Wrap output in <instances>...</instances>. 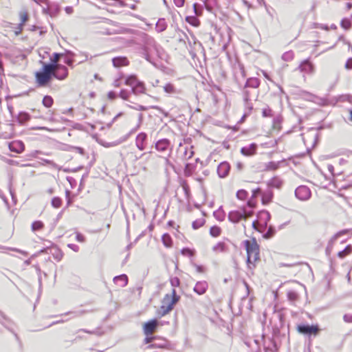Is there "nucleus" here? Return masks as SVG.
Masks as SVG:
<instances>
[{
  "mask_svg": "<svg viewBox=\"0 0 352 352\" xmlns=\"http://www.w3.org/2000/svg\"><path fill=\"white\" fill-rule=\"evenodd\" d=\"M55 63H43L42 69L35 74L36 82L40 87L46 86L54 76Z\"/></svg>",
  "mask_w": 352,
  "mask_h": 352,
  "instance_id": "obj_1",
  "label": "nucleus"
},
{
  "mask_svg": "<svg viewBox=\"0 0 352 352\" xmlns=\"http://www.w3.org/2000/svg\"><path fill=\"white\" fill-rule=\"evenodd\" d=\"M244 244L248 256L247 263L249 267L251 268V265L254 266V263L259 260V245L255 239L252 240H245Z\"/></svg>",
  "mask_w": 352,
  "mask_h": 352,
  "instance_id": "obj_2",
  "label": "nucleus"
},
{
  "mask_svg": "<svg viewBox=\"0 0 352 352\" xmlns=\"http://www.w3.org/2000/svg\"><path fill=\"white\" fill-rule=\"evenodd\" d=\"M298 331L304 335L309 336H317L320 331V328L318 324H299L297 327Z\"/></svg>",
  "mask_w": 352,
  "mask_h": 352,
  "instance_id": "obj_3",
  "label": "nucleus"
},
{
  "mask_svg": "<svg viewBox=\"0 0 352 352\" xmlns=\"http://www.w3.org/2000/svg\"><path fill=\"white\" fill-rule=\"evenodd\" d=\"M296 197L302 201L308 200L311 197V191L306 186H300L295 190Z\"/></svg>",
  "mask_w": 352,
  "mask_h": 352,
  "instance_id": "obj_4",
  "label": "nucleus"
},
{
  "mask_svg": "<svg viewBox=\"0 0 352 352\" xmlns=\"http://www.w3.org/2000/svg\"><path fill=\"white\" fill-rule=\"evenodd\" d=\"M155 147L156 150L160 152H166L168 149L170 150V152L172 151V148H170V142L166 138L159 140L155 143ZM170 153H169L168 156H170Z\"/></svg>",
  "mask_w": 352,
  "mask_h": 352,
  "instance_id": "obj_5",
  "label": "nucleus"
},
{
  "mask_svg": "<svg viewBox=\"0 0 352 352\" xmlns=\"http://www.w3.org/2000/svg\"><path fill=\"white\" fill-rule=\"evenodd\" d=\"M158 325V321L157 319H153L146 322L144 325V333L146 336L152 334Z\"/></svg>",
  "mask_w": 352,
  "mask_h": 352,
  "instance_id": "obj_6",
  "label": "nucleus"
},
{
  "mask_svg": "<svg viewBox=\"0 0 352 352\" xmlns=\"http://www.w3.org/2000/svg\"><path fill=\"white\" fill-rule=\"evenodd\" d=\"M298 69L300 72L311 74L314 72V65L308 60H303L298 66Z\"/></svg>",
  "mask_w": 352,
  "mask_h": 352,
  "instance_id": "obj_7",
  "label": "nucleus"
},
{
  "mask_svg": "<svg viewBox=\"0 0 352 352\" xmlns=\"http://www.w3.org/2000/svg\"><path fill=\"white\" fill-rule=\"evenodd\" d=\"M230 170V166L227 162H222L217 167V174L219 177L225 178L228 176Z\"/></svg>",
  "mask_w": 352,
  "mask_h": 352,
  "instance_id": "obj_8",
  "label": "nucleus"
},
{
  "mask_svg": "<svg viewBox=\"0 0 352 352\" xmlns=\"http://www.w3.org/2000/svg\"><path fill=\"white\" fill-rule=\"evenodd\" d=\"M245 213H242L239 210H232L228 213V220L233 223H237L243 218H245Z\"/></svg>",
  "mask_w": 352,
  "mask_h": 352,
  "instance_id": "obj_9",
  "label": "nucleus"
},
{
  "mask_svg": "<svg viewBox=\"0 0 352 352\" xmlns=\"http://www.w3.org/2000/svg\"><path fill=\"white\" fill-rule=\"evenodd\" d=\"M68 75V69L64 65H59L54 70V77L58 80H64Z\"/></svg>",
  "mask_w": 352,
  "mask_h": 352,
  "instance_id": "obj_10",
  "label": "nucleus"
},
{
  "mask_svg": "<svg viewBox=\"0 0 352 352\" xmlns=\"http://www.w3.org/2000/svg\"><path fill=\"white\" fill-rule=\"evenodd\" d=\"M208 288V284L206 280L198 281L195 284L193 291L198 295L204 294Z\"/></svg>",
  "mask_w": 352,
  "mask_h": 352,
  "instance_id": "obj_11",
  "label": "nucleus"
},
{
  "mask_svg": "<svg viewBox=\"0 0 352 352\" xmlns=\"http://www.w3.org/2000/svg\"><path fill=\"white\" fill-rule=\"evenodd\" d=\"M147 138L146 133L142 132L140 133L135 138V145L140 151H143L146 148L145 142Z\"/></svg>",
  "mask_w": 352,
  "mask_h": 352,
  "instance_id": "obj_12",
  "label": "nucleus"
},
{
  "mask_svg": "<svg viewBox=\"0 0 352 352\" xmlns=\"http://www.w3.org/2000/svg\"><path fill=\"white\" fill-rule=\"evenodd\" d=\"M255 91H249L248 89H245L243 90V100L245 103V106L250 109H252V105L249 103V102L252 100V96H255Z\"/></svg>",
  "mask_w": 352,
  "mask_h": 352,
  "instance_id": "obj_13",
  "label": "nucleus"
},
{
  "mask_svg": "<svg viewBox=\"0 0 352 352\" xmlns=\"http://www.w3.org/2000/svg\"><path fill=\"white\" fill-rule=\"evenodd\" d=\"M9 148L11 151L21 153L24 151L25 145L21 141L14 142L9 144Z\"/></svg>",
  "mask_w": 352,
  "mask_h": 352,
  "instance_id": "obj_14",
  "label": "nucleus"
},
{
  "mask_svg": "<svg viewBox=\"0 0 352 352\" xmlns=\"http://www.w3.org/2000/svg\"><path fill=\"white\" fill-rule=\"evenodd\" d=\"M257 146L252 143L247 146H243L241 149V153L245 156H250L256 153Z\"/></svg>",
  "mask_w": 352,
  "mask_h": 352,
  "instance_id": "obj_15",
  "label": "nucleus"
},
{
  "mask_svg": "<svg viewBox=\"0 0 352 352\" xmlns=\"http://www.w3.org/2000/svg\"><path fill=\"white\" fill-rule=\"evenodd\" d=\"M113 282L118 286L123 287L128 283V277L126 274H121L113 278Z\"/></svg>",
  "mask_w": 352,
  "mask_h": 352,
  "instance_id": "obj_16",
  "label": "nucleus"
},
{
  "mask_svg": "<svg viewBox=\"0 0 352 352\" xmlns=\"http://www.w3.org/2000/svg\"><path fill=\"white\" fill-rule=\"evenodd\" d=\"M113 65L116 67H120L121 66H125L129 65V60L126 57L118 56L115 57L112 59Z\"/></svg>",
  "mask_w": 352,
  "mask_h": 352,
  "instance_id": "obj_17",
  "label": "nucleus"
},
{
  "mask_svg": "<svg viewBox=\"0 0 352 352\" xmlns=\"http://www.w3.org/2000/svg\"><path fill=\"white\" fill-rule=\"evenodd\" d=\"M283 183V180L279 177L275 176L267 182V186L270 188H280Z\"/></svg>",
  "mask_w": 352,
  "mask_h": 352,
  "instance_id": "obj_18",
  "label": "nucleus"
},
{
  "mask_svg": "<svg viewBox=\"0 0 352 352\" xmlns=\"http://www.w3.org/2000/svg\"><path fill=\"white\" fill-rule=\"evenodd\" d=\"M145 91L146 87L144 83L142 81L137 82V84L131 89V92L135 95L144 94Z\"/></svg>",
  "mask_w": 352,
  "mask_h": 352,
  "instance_id": "obj_19",
  "label": "nucleus"
},
{
  "mask_svg": "<svg viewBox=\"0 0 352 352\" xmlns=\"http://www.w3.org/2000/svg\"><path fill=\"white\" fill-rule=\"evenodd\" d=\"M260 85V80L257 78H250L246 80L245 85V89H248L249 87L256 89Z\"/></svg>",
  "mask_w": 352,
  "mask_h": 352,
  "instance_id": "obj_20",
  "label": "nucleus"
},
{
  "mask_svg": "<svg viewBox=\"0 0 352 352\" xmlns=\"http://www.w3.org/2000/svg\"><path fill=\"white\" fill-rule=\"evenodd\" d=\"M168 343L166 340L162 339L160 340L159 342H153L151 343L150 345L148 346V349H164L166 348Z\"/></svg>",
  "mask_w": 352,
  "mask_h": 352,
  "instance_id": "obj_21",
  "label": "nucleus"
},
{
  "mask_svg": "<svg viewBox=\"0 0 352 352\" xmlns=\"http://www.w3.org/2000/svg\"><path fill=\"white\" fill-rule=\"evenodd\" d=\"M167 28V24L164 19L161 18L160 19L156 25H155V30L157 32H164Z\"/></svg>",
  "mask_w": 352,
  "mask_h": 352,
  "instance_id": "obj_22",
  "label": "nucleus"
},
{
  "mask_svg": "<svg viewBox=\"0 0 352 352\" xmlns=\"http://www.w3.org/2000/svg\"><path fill=\"white\" fill-rule=\"evenodd\" d=\"M273 198V192L271 190H267L262 194V203L264 205L270 203Z\"/></svg>",
  "mask_w": 352,
  "mask_h": 352,
  "instance_id": "obj_23",
  "label": "nucleus"
},
{
  "mask_svg": "<svg viewBox=\"0 0 352 352\" xmlns=\"http://www.w3.org/2000/svg\"><path fill=\"white\" fill-rule=\"evenodd\" d=\"M213 215L219 221H223L226 218V212L223 210L222 206H220L218 210H215L213 212Z\"/></svg>",
  "mask_w": 352,
  "mask_h": 352,
  "instance_id": "obj_24",
  "label": "nucleus"
},
{
  "mask_svg": "<svg viewBox=\"0 0 352 352\" xmlns=\"http://www.w3.org/2000/svg\"><path fill=\"white\" fill-rule=\"evenodd\" d=\"M140 82L135 75H131L126 77L125 80V85L131 87L132 88L135 86L137 82Z\"/></svg>",
  "mask_w": 352,
  "mask_h": 352,
  "instance_id": "obj_25",
  "label": "nucleus"
},
{
  "mask_svg": "<svg viewBox=\"0 0 352 352\" xmlns=\"http://www.w3.org/2000/svg\"><path fill=\"white\" fill-rule=\"evenodd\" d=\"M166 298L163 300V305L160 307V311L162 316H164L167 314L168 312H170L173 309V307L172 306V304H170L169 302L166 305L165 304Z\"/></svg>",
  "mask_w": 352,
  "mask_h": 352,
  "instance_id": "obj_26",
  "label": "nucleus"
},
{
  "mask_svg": "<svg viewBox=\"0 0 352 352\" xmlns=\"http://www.w3.org/2000/svg\"><path fill=\"white\" fill-rule=\"evenodd\" d=\"M30 119V116L25 112H20L17 116V120L20 124H24Z\"/></svg>",
  "mask_w": 352,
  "mask_h": 352,
  "instance_id": "obj_27",
  "label": "nucleus"
},
{
  "mask_svg": "<svg viewBox=\"0 0 352 352\" xmlns=\"http://www.w3.org/2000/svg\"><path fill=\"white\" fill-rule=\"evenodd\" d=\"M212 250L215 252H224L226 251V245L224 242L217 243L213 248Z\"/></svg>",
  "mask_w": 352,
  "mask_h": 352,
  "instance_id": "obj_28",
  "label": "nucleus"
},
{
  "mask_svg": "<svg viewBox=\"0 0 352 352\" xmlns=\"http://www.w3.org/2000/svg\"><path fill=\"white\" fill-rule=\"evenodd\" d=\"M352 252V246L351 245H347L343 250L340 251L338 253V257L343 258L346 255L351 254Z\"/></svg>",
  "mask_w": 352,
  "mask_h": 352,
  "instance_id": "obj_29",
  "label": "nucleus"
},
{
  "mask_svg": "<svg viewBox=\"0 0 352 352\" xmlns=\"http://www.w3.org/2000/svg\"><path fill=\"white\" fill-rule=\"evenodd\" d=\"M0 322L6 328L10 329L9 324L10 323V320L3 314L1 311H0Z\"/></svg>",
  "mask_w": 352,
  "mask_h": 352,
  "instance_id": "obj_30",
  "label": "nucleus"
},
{
  "mask_svg": "<svg viewBox=\"0 0 352 352\" xmlns=\"http://www.w3.org/2000/svg\"><path fill=\"white\" fill-rule=\"evenodd\" d=\"M42 103L44 107L50 108L54 103V100L50 96H45L43 98Z\"/></svg>",
  "mask_w": 352,
  "mask_h": 352,
  "instance_id": "obj_31",
  "label": "nucleus"
},
{
  "mask_svg": "<svg viewBox=\"0 0 352 352\" xmlns=\"http://www.w3.org/2000/svg\"><path fill=\"white\" fill-rule=\"evenodd\" d=\"M162 242L166 247H170L172 245V239L168 234H164L162 237Z\"/></svg>",
  "mask_w": 352,
  "mask_h": 352,
  "instance_id": "obj_32",
  "label": "nucleus"
},
{
  "mask_svg": "<svg viewBox=\"0 0 352 352\" xmlns=\"http://www.w3.org/2000/svg\"><path fill=\"white\" fill-rule=\"evenodd\" d=\"M52 206L55 208H58L62 205V200L58 197H54L52 198L51 201Z\"/></svg>",
  "mask_w": 352,
  "mask_h": 352,
  "instance_id": "obj_33",
  "label": "nucleus"
},
{
  "mask_svg": "<svg viewBox=\"0 0 352 352\" xmlns=\"http://www.w3.org/2000/svg\"><path fill=\"white\" fill-rule=\"evenodd\" d=\"M248 195V192L243 189L239 190L236 192V197L240 200H245L247 198Z\"/></svg>",
  "mask_w": 352,
  "mask_h": 352,
  "instance_id": "obj_34",
  "label": "nucleus"
},
{
  "mask_svg": "<svg viewBox=\"0 0 352 352\" xmlns=\"http://www.w3.org/2000/svg\"><path fill=\"white\" fill-rule=\"evenodd\" d=\"M210 234L214 237H217L221 234V228L218 226H212L210 229Z\"/></svg>",
  "mask_w": 352,
  "mask_h": 352,
  "instance_id": "obj_35",
  "label": "nucleus"
},
{
  "mask_svg": "<svg viewBox=\"0 0 352 352\" xmlns=\"http://www.w3.org/2000/svg\"><path fill=\"white\" fill-rule=\"evenodd\" d=\"M44 225L41 221H35L32 223V231H37L43 228Z\"/></svg>",
  "mask_w": 352,
  "mask_h": 352,
  "instance_id": "obj_36",
  "label": "nucleus"
},
{
  "mask_svg": "<svg viewBox=\"0 0 352 352\" xmlns=\"http://www.w3.org/2000/svg\"><path fill=\"white\" fill-rule=\"evenodd\" d=\"M192 148H193L192 146H190V148L186 147L185 148V151L184 153V156L186 160H189L193 156L194 151L192 150Z\"/></svg>",
  "mask_w": 352,
  "mask_h": 352,
  "instance_id": "obj_37",
  "label": "nucleus"
},
{
  "mask_svg": "<svg viewBox=\"0 0 352 352\" xmlns=\"http://www.w3.org/2000/svg\"><path fill=\"white\" fill-rule=\"evenodd\" d=\"M293 58L294 52L292 51L286 52L282 55V59L285 61H291Z\"/></svg>",
  "mask_w": 352,
  "mask_h": 352,
  "instance_id": "obj_38",
  "label": "nucleus"
},
{
  "mask_svg": "<svg viewBox=\"0 0 352 352\" xmlns=\"http://www.w3.org/2000/svg\"><path fill=\"white\" fill-rule=\"evenodd\" d=\"M278 168V162H270L265 166V170H274Z\"/></svg>",
  "mask_w": 352,
  "mask_h": 352,
  "instance_id": "obj_39",
  "label": "nucleus"
},
{
  "mask_svg": "<svg viewBox=\"0 0 352 352\" xmlns=\"http://www.w3.org/2000/svg\"><path fill=\"white\" fill-rule=\"evenodd\" d=\"M0 249L1 250H11V251H14V252H16L21 253V254H23L25 256L28 255V252H27L21 250H19L18 248H8V247H5V246H3V245H0Z\"/></svg>",
  "mask_w": 352,
  "mask_h": 352,
  "instance_id": "obj_40",
  "label": "nucleus"
},
{
  "mask_svg": "<svg viewBox=\"0 0 352 352\" xmlns=\"http://www.w3.org/2000/svg\"><path fill=\"white\" fill-rule=\"evenodd\" d=\"M275 232H276V230H275L274 228L272 226H270L267 229V231L265 233L263 236L265 239H270L274 235Z\"/></svg>",
  "mask_w": 352,
  "mask_h": 352,
  "instance_id": "obj_41",
  "label": "nucleus"
},
{
  "mask_svg": "<svg viewBox=\"0 0 352 352\" xmlns=\"http://www.w3.org/2000/svg\"><path fill=\"white\" fill-rule=\"evenodd\" d=\"M341 26L345 30H349L351 27V22L349 19H343L341 21Z\"/></svg>",
  "mask_w": 352,
  "mask_h": 352,
  "instance_id": "obj_42",
  "label": "nucleus"
},
{
  "mask_svg": "<svg viewBox=\"0 0 352 352\" xmlns=\"http://www.w3.org/2000/svg\"><path fill=\"white\" fill-rule=\"evenodd\" d=\"M287 298L289 300L294 302L298 298V294L294 291H289L287 292Z\"/></svg>",
  "mask_w": 352,
  "mask_h": 352,
  "instance_id": "obj_43",
  "label": "nucleus"
},
{
  "mask_svg": "<svg viewBox=\"0 0 352 352\" xmlns=\"http://www.w3.org/2000/svg\"><path fill=\"white\" fill-rule=\"evenodd\" d=\"M19 15H20V18H21V23L19 24H22V26H23V24L28 19V14L26 12H21Z\"/></svg>",
  "mask_w": 352,
  "mask_h": 352,
  "instance_id": "obj_44",
  "label": "nucleus"
},
{
  "mask_svg": "<svg viewBox=\"0 0 352 352\" xmlns=\"http://www.w3.org/2000/svg\"><path fill=\"white\" fill-rule=\"evenodd\" d=\"M164 90L168 94H172L175 92V87L172 84L168 83L164 87Z\"/></svg>",
  "mask_w": 352,
  "mask_h": 352,
  "instance_id": "obj_45",
  "label": "nucleus"
},
{
  "mask_svg": "<svg viewBox=\"0 0 352 352\" xmlns=\"http://www.w3.org/2000/svg\"><path fill=\"white\" fill-rule=\"evenodd\" d=\"M261 217H263L265 219V226H267V222L270 219V214L267 211H263L260 214Z\"/></svg>",
  "mask_w": 352,
  "mask_h": 352,
  "instance_id": "obj_46",
  "label": "nucleus"
},
{
  "mask_svg": "<svg viewBox=\"0 0 352 352\" xmlns=\"http://www.w3.org/2000/svg\"><path fill=\"white\" fill-rule=\"evenodd\" d=\"M179 299V297L176 295V291L175 289H173L172 290V299L171 301L169 302L170 304H172V306L173 307L174 304H175Z\"/></svg>",
  "mask_w": 352,
  "mask_h": 352,
  "instance_id": "obj_47",
  "label": "nucleus"
},
{
  "mask_svg": "<svg viewBox=\"0 0 352 352\" xmlns=\"http://www.w3.org/2000/svg\"><path fill=\"white\" fill-rule=\"evenodd\" d=\"M61 56L60 54H58V53H54V58H51V63H55V65H54V69H56V67H58V66L60 65V64H58L57 62L60 58V56Z\"/></svg>",
  "mask_w": 352,
  "mask_h": 352,
  "instance_id": "obj_48",
  "label": "nucleus"
},
{
  "mask_svg": "<svg viewBox=\"0 0 352 352\" xmlns=\"http://www.w3.org/2000/svg\"><path fill=\"white\" fill-rule=\"evenodd\" d=\"M130 93L126 90L122 89L119 94V96L124 100H128Z\"/></svg>",
  "mask_w": 352,
  "mask_h": 352,
  "instance_id": "obj_49",
  "label": "nucleus"
},
{
  "mask_svg": "<svg viewBox=\"0 0 352 352\" xmlns=\"http://www.w3.org/2000/svg\"><path fill=\"white\" fill-rule=\"evenodd\" d=\"M204 221L202 219L196 220L192 222V226L194 229H198L204 225Z\"/></svg>",
  "mask_w": 352,
  "mask_h": 352,
  "instance_id": "obj_50",
  "label": "nucleus"
},
{
  "mask_svg": "<svg viewBox=\"0 0 352 352\" xmlns=\"http://www.w3.org/2000/svg\"><path fill=\"white\" fill-rule=\"evenodd\" d=\"M85 314V311H69L65 315L71 314L72 315V318L79 317Z\"/></svg>",
  "mask_w": 352,
  "mask_h": 352,
  "instance_id": "obj_51",
  "label": "nucleus"
},
{
  "mask_svg": "<svg viewBox=\"0 0 352 352\" xmlns=\"http://www.w3.org/2000/svg\"><path fill=\"white\" fill-rule=\"evenodd\" d=\"M181 253L183 254V255H188L189 256H193V252L188 248H183L182 250H181Z\"/></svg>",
  "mask_w": 352,
  "mask_h": 352,
  "instance_id": "obj_52",
  "label": "nucleus"
},
{
  "mask_svg": "<svg viewBox=\"0 0 352 352\" xmlns=\"http://www.w3.org/2000/svg\"><path fill=\"white\" fill-rule=\"evenodd\" d=\"M340 232H338L337 234H334L329 241L328 245L333 248L335 241L338 239V237L340 236Z\"/></svg>",
  "mask_w": 352,
  "mask_h": 352,
  "instance_id": "obj_53",
  "label": "nucleus"
},
{
  "mask_svg": "<svg viewBox=\"0 0 352 352\" xmlns=\"http://www.w3.org/2000/svg\"><path fill=\"white\" fill-rule=\"evenodd\" d=\"M170 284L173 287H178L180 284V280L177 277H174L170 279Z\"/></svg>",
  "mask_w": 352,
  "mask_h": 352,
  "instance_id": "obj_54",
  "label": "nucleus"
},
{
  "mask_svg": "<svg viewBox=\"0 0 352 352\" xmlns=\"http://www.w3.org/2000/svg\"><path fill=\"white\" fill-rule=\"evenodd\" d=\"M129 107L130 108L133 109L137 110V111H146V110L148 109V108L146 107L143 106V105H140V104H137L135 107H132V106L129 105Z\"/></svg>",
  "mask_w": 352,
  "mask_h": 352,
  "instance_id": "obj_55",
  "label": "nucleus"
},
{
  "mask_svg": "<svg viewBox=\"0 0 352 352\" xmlns=\"http://www.w3.org/2000/svg\"><path fill=\"white\" fill-rule=\"evenodd\" d=\"M262 114L263 117H270L272 116V110L269 108L263 109Z\"/></svg>",
  "mask_w": 352,
  "mask_h": 352,
  "instance_id": "obj_56",
  "label": "nucleus"
},
{
  "mask_svg": "<svg viewBox=\"0 0 352 352\" xmlns=\"http://www.w3.org/2000/svg\"><path fill=\"white\" fill-rule=\"evenodd\" d=\"M261 192V190L259 188H257L253 190H252V199H254Z\"/></svg>",
  "mask_w": 352,
  "mask_h": 352,
  "instance_id": "obj_57",
  "label": "nucleus"
},
{
  "mask_svg": "<svg viewBox=\"0 0 352 352\" xmlns=\"http://www.w3.org/2000/svg\"><path fill=\"white\" fill-rule=\"evenodd\" d=\"M142 120H143V114L140 113L138 115V124L137 126L135 127V129L134 130H133L132 131L137 130L140 126V125L142 122Z\"/></svg>",
  "mask_w": 352,
  "mask_h": 352,
  "instance_id": "obj_58",
  "label": "nucleus"
},
{
  "mask_svg": "<svg viewBox=\"0 0 352 352\" xmlns=\"http://www.w3.org/2000/svg\"><path fill=\"white\" fill-rule=\"evenodd\" d=\"M241 212L242 213H245V218H244L245 219H246L247 218L251 217L253 214V212L252 211H247L245 208H243Z\"/></svg>",
  "mask_w": 352,
  "mask_h": 352,
  "instance_id": "obj_59",
  "label": "nucleus"
},
{
  "mask_svg": "<svg viewBox=\"0 0 352 352\" xmlns=\"http://www.w3.org/2000/svg\"><path fill=\"white\" fill-rule=\"evenodd\" d=\"M345 68L346 69H352V58H349L345 64Z\"/></svg>",
  "mask_w": 352,
  "mask_h": 352,
  "instance_id": "obj_60",
  "label": "nucleus"
},
{
  "mask_svg": "<svg viewBox=\"0 0 352 352\" xmlns=\"http://www.w3.org/2000/svg\"><path fill=\"white\" fill-rule=\"evenodd\" d=\"M342 101H348L351 102V95H343L340 97Z\"/></svg>",
  "mask_w": 352,
  "mask_h": 352,
  "instance_id": "obj_61",
  "label": "nucleus"
},
{
  "mask_svg": "<svg viewBox=\"0 0 352 352\" xmlns=\"http://www.w3.org/2000/svg\"><path fill=\"white\" fill-rule=\"evenodd\" d=\"M76 239L78 242L82 243L85 241V236L82 234H81L80 233H77L76 236Z\"/></svg>",
  "mask_w": 352,
  "mask_h": 352,
  "instance_id": "obj_62",
  "label": "nucleus"
},
{
  "mask_svg": "<svg viewBox=\"0 0 352 352\" xmlns=\"http://www.w3.org/2000/svg\"><path fill=\"white\" fill-rule=\"evenodd\" d=\"M343 318L346 322H352V314H345Z\"/></svg>",
  "mask_w": 352,
  "mask_h": 352,
  "instance_id": "obj_63",
  "label": "nucleus"
},
{
  "mask_svg": "<svg viewBox=\"0 0 352 352\" xmlns=\"http://www.w3.org/2000/svg\"><path fill=\"white\" fill-rule=\"evenodd\" d=\"M22 30H23L22 24H18V26L16 28V30H14V34L16 35L20 34Z\"/></svg>",
  "mask_w": 352,
  "mask_h": 352,
  "instance_id": "obj_64",
  "label": "nucleus"
}]
</instances>
